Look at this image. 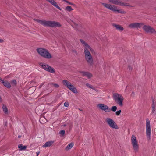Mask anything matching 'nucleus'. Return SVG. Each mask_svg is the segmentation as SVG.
Segmentation results:
<instances>
[{
	"instance_id": "nucleus-1",
	"label": "nucleus",
	"mask_w": 156,
	"mask_h": 156,
	"mask_svg": "<svg viewBox=\"0 0 156 156\" xmlns=\"http://www.w3.org/2000/svg\"><path fill=\"white\" fill-rule=\"evenodd\" d=\"M80 41L84 47V54L86 61L90 65H93V58L90 51L93 52L94 51L93 49L83 40L80 39Z\"/></svg>"
},
{
	"instance_id": "nucleus-2",
	"label": "nucleus",
	"mask_w": 156,
	"mask_h": 156,
	"mask_svg": "<svg viewBox=\"0 0 156 156\" xmlns=\"http://www.w3.org/2000/svg\"><path fill=\"white\" fill-rule=\"evenodd\" d=\"M34 20L45 27H55L61 26L59 22L54 21L41 20L37 19H34Z\"/></svg>"
},
{
	"instance_id": "nucleus-3",
	"label": "nucleus",
	"mask_w": 156,
	"mask_h": 156,
	"mask_svg": "<svg viewBox=\"0 0 156 156\" xmlns=\"http://www.w3.org/2000/svg\"><path fill=\"white\" fill-rule=\"evenodd\" d=\"M38 53L41 57L46 58L50 59L52 56L49 51L46 49L43 48H38L36 49Z\"/></svg>"
},
{
	"instance_id": "nucleus-4",
	"label": "nucleus",
	"mask_w": 156,
	"mask_h": 156,
	"mask_svg": "<svg viewBox=\"0 0 156 156\" xmlns=\"http://www.w3.org/2000/svg\"><path fill=\"white\" fill-rule=\"evenodd\" d=\"M102 5L106 8L113 11L114 12H118L121 14H125L126 12L122 9H119L118 7L109 3H102Z\"/></svg>"
},
{
	"instance_id": "nucleus-5",
	"label": "nucleus",
	"mask_w": 156,
	"mask_h": 156,
	"mask_svg": "<svg viewBox=\"0 0 156 156\" xmlns=\"http://www.w3.org/2000/svg\"><path fill=\"white\" fill-rule=\"evenodd\" d=\"M113 98L115 102L120 106H123L124 98L121 94L118 93L113 94Z\"/></svg>"
},
{
	"instance_id": "nucleus-6",
	"label": "nucleus",
	"mask_w": 156,
	"mask_h": 156,
	"mask_svg": "<svg viewBox=\"0 0 156 156\" xmlns=\"http://www.w3.org/2000/svg\"><path fill=\"white\" fill-rule=\"evenodd\" d=\"M63 84L66 86L70 90L75 94L78 93V91L76 88L69 81L67 80H62Z\"/></svg>"
},
{
	"instance_id": "nucleus-7",
	"label": "nucleus",
	"mask_w": 156,
	"mask_h": 156,
	"mask_svg": "<svg viewBox=\"0 0 156 156\" xmlns=\"http://www.w3.org/2000/svg\"><path fill=\"white\" fill-rule=\"evenodd\" d=\"M105 122L111 128L115 129H118L119 128L118 126L112 118L107 117L105 119Z\"/></svg>"
},
{
	"instance_id": "nucleus-8",
	"label": "nucleus",
	"mask_w": 156,
	"mask_h": 156,
	"mask_svg": "<svg viewBox=\"0 0 156 156\" xmlns=\"http://www.w3.org/2000/svg\"><path fill=\"white\" fill-rule=\"evenodd\" d=\"M131 140V144L134 151L137 152L139 149V145L136 136L134 135H132Z\"/></svg>"
},
{
	"instance_id": "nucleus-9",
	"label": "nucleus",
	"mask_w": 156,
	"mask_h": 156,
	"mask_svg": "<svg viewBox=\"0 0 156 156\" xmlns=\"http://www.w3.org/2000/svg\"><path fill=\"white\" fill-rule=\"evenodd\" d=\"M109 3L120 6L131 7V5L129 3H124L119 0H108Z\"/></svg>"
},
{
	"instance_id": "nucleus-10",
	"label": "nucleus",
	"mask_w": 156,
	"mask_h": 156,
	"mask_svg": "<svg viewBox=\"0 0 156 156\" xmlns=\"http://www.w3.org/2000/svg\"><path fill=\"white\" fill-rule=\"evenodd\" d=\"M40 65L43 69L49 72L53 73L55 72L53 68L48 65L41 63Z\"/></svg>"
},
{
	"instance_id": "nucleus-11",
	"label": "nucleus",
	"mask_w": 156,
	"mask_h": 156,
	"mask_svg": "<svg viewBox=\"0 0 156 156\" xmlns=\"http://www.w3.org/2000/svg\"><path fill=\"white\" fill-rule=\"evenodd\" d=\"M40 65L43 69L49 72L53 73L55 72L53 68L48 65L41 63Z\"/></svg>"
},
{
	"instance_id": "nucleus-12",
	"label": "nucleus",
	"mask_w": 156,
	"mask_h": 156,
	"mask_svg": "<svg viewBox=\"0 0 156 156\" xmlns=\"http://www.w3.org/2000/svg\"><path fill=\"white\" fill-rule=\"evenodd\" d=\"M97 106L99 109L106 112H109L111 111L110 108L107 105L104 104H98Z\"/></svg>"
},
{
	"instance_id": "nucleus-13",
	"label": "nucleus",
	"mask_w": 156,
	"mask_h": 156,
	"mask_svg": "<svg viewBox=\"0 0 156 156\" xmlns=\"http://www.w3.org/2000/svg\"><path fill=\"white\" fill-rule=\"evenodd\" d=\"M146 135L147 137L149 139L150 138L151 129L150 124V121L148 119H147L146 121Z\"/></svg>"
},
{
	"instance_id": "nucleus-14",
	"label": "nucleus",
	"mask_w": 156,
	"mask_h": 156,
	"mask_svg": "<svg viewBox=\"0 0 156 156\" xmlns=\"http://www.w3.org/2000/svg\"><path fill=\"white\" fill-rule=\"evenodd\" d=\"M143 28V30L147 32L156 33L155 30L149 26H144Z\"/></svg>"
},
{
	"instance_id": "nucleus-15",
	"label": "nucleus",
	"mask_w": 156,
	"mask_h": 156,
	"mask_svg": "<svg viewBox=\"0 0 156 156\" xmlns=\"http://www.w3.org/2000/svg\"><path fill=\"white\" fill-rule=\"evenodd\" d=\"M48 2H49L52 5L56 7L59 10L61 11L62 9L60 7L57 3L55 1V0H46Z\"/></svg>"
},
{
	"instance_id": "nucleus-16",
	"label": "nucleus",
	"mask_w": 156,
	"mask_h": 156,
	"mask_svg": "<svg viewBox=\"0 0 156 156\" xmlns=\"http://www.w3.org/2000/svg\"><path fill=\"white\" fill-rule=\"evenodd\" d=\"M142 25V24L141 23H134L129 24L128 27L131 28H140L141 25Z\"/></svg>"
},
{
	"instance_id": "nucleus-17",
	"label": "nucleus",
	"mask_w": 156,
	"mask_h": 156,
	"mask_svg": "<svg viewBox=\"0 0 156 156\" xmlns=\"http://www.w3.org/2000/svg\"><path fill=\"white\" fill-rule=\"evenodd\" d=\"M113 26L116 28V30L120 31H122L124 30L123 27L120 25L114 24Z\"/></svg>"
},
{
	"instance_id": "nucleus-18",
	"label": "nucleus",
	"mask_w": 156,
	"mask_h": 156,
	"mask_svg": "<svg viewBox=\"0 0 156 156\" xmlns=\"http://www.w3.org/2000/svg\"><path fill=\"white\" fill-rule=\"evenodd\" d=\"M82 75L87 77L88 78H90L92 76V74L88 72L81 71L80 72Z\"/></svg>"
},
{
	"instance_id": "nucleus-19",
	"label": "nucleus",
	"mask_w": 156,
	"mask_h": 156,
	"mask_svg": "<svg viewBox=\"0 0 156 156\" xmlns=\"http://www.w3.org/2000/svg\"><path fill=\"white\" fill-rule=\"evenodd\" d=\"M54 141H48L42 146V147L44 148H46L48 147H50L53 143Z\"/></svg>"
},
{
	"instance_id": "nucleus-20",
	"label": "nucleus",
	"mask_w": 156,
	"mask_h": 156,
	"mask_svg": "<svg viewBox=\"0 0 156 156\" xmlns=\"http://www.w3.org/2000/svg\"><path fill=\"white\" fill-rule=\"evenodd\" d=\"M0 82H2L3 85L8 88H10L11 87V85L7 81H4L3 80L0 78Z\"/></svg>"
},
{
	"instance_id": "nucleus-21",
	"label": "nucleus",
	"mask_w": 156,
	"mask_h": 156,
	"mask_svg": "<svg viewBox=\"0 0 156 156\" xmlns=\"http://www.w3.org/2000/svg\"><path fill=\"white\" fill-rule=\"evenodd\" d=\"M74 144L73 143H69L65 148V150L68 151L73 146Z\"/></svg>"
},
{
	"instance_id": "nucleus-22",
	"label": "nucleus",
	"mask_w": 156,
	"mask_h": 156,
	"mask_svg": "<svg viewBox=\"0 0 156 156\" xmlns=\"http://www.w3.org/2000/svg\"><path fill=\"white\" fill-rule=\"evenodd\" d=\"M2 109L3 111L5 114H7L8 113V108L5 105H3L2 106Z\"/></svg>"
},
{
	"instance_id": "nucleus-23",
	"label": "nucleus",
	"mask_w": 156,
	"mask_h": 156,
	"mask_svg": "<svg viewBox=\"0 0 156 156\" xmlns=\"http://www.w3.org/2000/svg\"><path fill=\"white\" fill-rule=\"evenodd\" d=\"M73 10L71 6H68L66 7L65 10L66 11L70 12Z\"/></svg>"
},
{
	"instance_id": "nucleus-24",
	"label": "nucleus",
	"mask_w": 156,
	"mask_h": 156,
	"mask_svg": "<svg viewBox=\"0 0 156 156\" xmlns=\"http://www.w3.org/2000/svg\"><path fill=\"white\" fill-rule=\"evenodd\" d=\"M18 147L20 149V150H23L26 148L27 146H23L22 144H20L18 146Z\"/></svg>"
},
{
	"instance_id": "nucleus-25",
	"label": "nucleus",
	"mask_w": 156,
	"mask_h": 156,
	"mask_svg": "<svg viewBox=\"0 0 156 156\" xmlns=\"http://www.w3.org/2000/svg\"><path fill=\"white\" fill-rule=\"evenodd\" d=\"M155 106L154 104L153 103L152 105V113H155L156 112Z\"/></svg>"
},
{
	"instance_id": "nucleus-26",
	"label": "nucleus",
	"mask_w": 156,
	"mask_h": 156,
	"mask_svg": "<svg viewBox=\"0 0 156 156\" xmlns=\"http://www.w3.org/2000/svg\"><path fill=\"white\" fill-rule=\"evenodd\" d=\"M86 85L87 87H88V88L92 89L94 90H95L94 87L93 86L90 84L89 83H87L86 84Z\"/></svg>"
},
{
	"instance_id": "nucleus-27",
	"label": "nucleus",
	"mask_w": 156,
	"mask_h": 156,
	"mask_svg": "<svg viewBox=\"0 0 156 156\" xmlns=\"http://www.w3.org/2000/svg\"><path fill=\"white\" fill-rule=\"evenodd\" d=\"M11 83L12 85L15 86L16 85L17 82L16 80H13L11 81Z\"/></svg>"
},
{
	"instance_id": "nucleus-28",
	"label": "nucleus",
	"mask_w": 156,
	"mask_h": 156,
	"mask_svg": "<svg viewBox=\"0 0 156 156\" xmlns=\"http://www.w3.org/2000/svg\"><path fill=\"white\" fill-rule=\"evenodd\" d=\"M117 109V108L116 106H113L111 107V109H111V110L113 112H115L116 111Z\"/></svg>"
},
{
	"instance_id": "nucleus-29",
	"label": "nucleus",
	"mask_w": 156,
	"mask_h": 156,
	"mask_svg": "<svg viewBox=\"0 0 156 156\" xmlns=\"http://www.w3.org/2000/svg\"><path fill=\"white\" fill-rule=\"evenodd\" d=\"M65 133V130H62L59 131V133L62 135V136H63Z\"/></svg>"
},
{
	"instance_id": "nucleus-30",
	"label": "nucleus",
	"mask_w": 156,
	"mask_h": 156,
	"mask_svg": "<svg viewBox=\"0 0 156 156\" xmlns=\"http://www.w3.org/2000/svg\"><path fill=\"white\" fill-rule=\"evenodd\" d=\"M121 112V110H119L118 111H117L116 112L115 114L117 116H118L120 115Z\"/></svg>"
},
{
	"instance_id": "nucleus-31",
	"label": "nucleus",
	"mask_w": 156,
	"mask_h": 156,
	"mask_svg": "<svg viewBox=\"0 0 156 156\" xmlns=\"http://www.w3.org/2000/svg\"><path fill=\"white\" fill-rule=\"evenodd\" d=\"M64 106L65 107H67L69 106V103L68 102H66L64 103Z\"/></svg>"
},
{
	"instance_id": "nucleus-32",
	"label": "nucleus",
	"mask_w": 156,
	"mask_h": 156,
	"mask_svg": "<svg viewBox=\"0 0 156 156\" xmlns=\"http://www.w3.org/2000/svg\"><path fill=\"white\" fill-rule=\"evenodd\" d=\"M52 85L53 86H54L56 88H58L59 87V85L57 84L53 83Z\"/></svg>"
},
{
	"instance_id": "nucleus-33",
	"label": "nucleus",
	"mask_w": 156,
	"mask_h": 156,
	"mask_svg": "<svg viewBox=\"0 0 156 156\" xmlns=\"http://www.w3.org/2000/svg\"><path fill=\"white\" fill-rule=\"evenodd\" d=\"M66 3H67L68 4V5H73V6L75 5L73 3H71L70 2H69L68 1H67Z\"/></svg>"
},
{
	"instance_id": "nucleus-34",
	"label": "nucleus",
	"mask_w": 156,
	"mask_h": 156,
	"mask_svg": "<svg viewBox=\"0 0 156 156\" xmlns=\"http://www.w3.org/2000/svg\"><path fill=\"white\" fill-rule=\"evenodd\" d=\"M3 41V40L2 39H0V43H2Z\"/></svg>"
},
{
	"instance_id": "nucleus-35",
	"label": "nucleus",
	"mask_w": 156,
	"mask_h": 156,
	"mask_svg": "<svg viewBox=\"0 0 156 156\" xmlns=\"http://www.w3.org/2000/svg\"><path fill=\"white\" fill-rule=\"evenodd\" d=\"M39 153H40L39 151H38V152H36V154H37L36 156H38V155H39Z\"/></svg>"
},
{
	"instance_id": "nucleus-36",
	"label": "nucleus",
	"mask_w": 156,
	"mask_h": 156,
	"mask_svg": "<svg viewBox=\"0 0 156 156\" xmlns=\"http://www.w3.org/2000/svg\"><path fill=\"white\" fill-rule=\"evenodd\" d=\"M70 129H71L72 128V125H71L70 126Z\"/></svg>"
},
{
	"instance_id": "nucleus-37",
	"label": "nucleus",
	"mask_w": 156,
	"mask_h": 156,
	"mask_svg": "<svg viewBox=\"0 0 156 156\" xmlns=\"http://www.w3.org/2000/svg\"><path fill=\"white\" fill-rule=\"evenodd\" d=\"M62 0L63 1H64L65 2H67V0Z\"/></svg>"
},
{
	"instance_id": "nucleus-38",
	"label": "nucleus",
	"mask_w": 156,
	"mask_h": 156,
	"mask_svg": "<svg viewBox=\"0 0 156 156\" xmlns=\"http://www.w3.org/2000/svg\"><path fill=\"white\" fill-rule=\"evenodd\" d=\"M78 109L80 110V111H82V110L80 109V108H78Z\"/></svg>"
},
{
	"instance_id": "nucleus-39",
	"label": "nucleus",
	"mask_w": 156,
	"mask_h": 156,
	"mask_svg": "<svg viewBox=\"0 0 156 156\" xmlns=\"http://www.w3.org/2000/svg\"><path fill=\"white\" fill-rule=\"evenodd\" d=\"M20 137H21V136H18V137L19 138H20Z\"/></svg>"
},
{
	"instance_id": "nucleus-40",
	"label": "nucleus",
	"mask_w": 156,
	"mask_h": 156,
	"mask_svg": "<svg viewBox=\"0 0 156 156\" xmlns=\"http://www.w3.org/2000/svg\"><path fill=\"white\" fill-rule=\"evenodd\" d=\"M64 126H66V124H64L63 125Z\"/></svg>"
},
{
	"instance_id": "nucleus-41",
	"label": "nucleus",
	"mask_w": 156,
	"mask_h": 156,
	"mask_svg": "<svg viewBox=\"0 0 156 156\" xmlns=\"http://www.w3.org/2000/svg\"><path fill=\"white\" fill-rule=\"evenodd\" d=\"M41 85L40 86V87H41Z\"/></svg>"
},
{
	"instance_id": "nucleus-42",
	"label": "nucleus",
	"mask_w": 156,
	"mask_h": 156,
	"mask_svg": "<svg viewBox=\"0 0 156 156\" xmlns=\"http://www.w3.org/2000/svg\"><path fill=\"white\" fill-rule=\"evenodd\" d=\"M43 84H44V83H42V85H43Z\"/></svg>"
}]
</instances>
